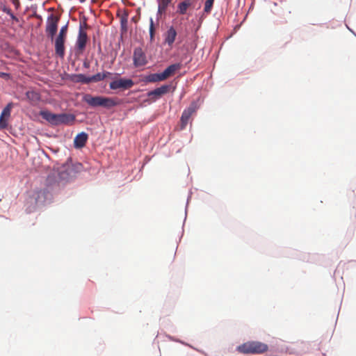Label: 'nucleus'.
I'll list each match as a JSON object with an SVG mask.
<instances>
[{
    "label": "nucleus",
    "mask_w": 356,
    "mask_h": 356,
    "mask_svg": "<svg viewBox=\"0 0 356 356\" xmlns=\"http://www.w3.org/2000/svg\"><path fill=\"white\" fill-rule=\"evenodd\" d=\"M40 115L53 126L72 124L75 120V116L69 113L55 114L48 111H42Z\"/></svg>",
    "instance_id": "obj_1"
},
{
    "label": "nucleus",
    "mask_w": 356,
    "mask_h": 356,
    "mask_svg": "<svg viewBox=\"0 0 356 356\" xmlns=\"http://www.w3.org/2000/svg\"><path fill=\"white\" fill-rule=\"evenodd\" d=\"M83 101L91 106H102L106 108H112L118 104L115 99L102 96L93 97L89 94L84 95Z\"/></svg>",
    "instance_id": "obj_2"
},
{
    "label": "nucleus",
    "mask_w": 356,
    "mask_h": 356,
    "mask_svg": "<svg viewBox=\"0 0 356 356\" xmlns=\"http://www.w3.org/2000/svg\"><path fill=\"white\" fill-rule=\"evenodd\" d=\"M268 350L267 344L256 341H248L237 347V350L243 354H262Z\"/></svg>",
    "instance_id": "obj_3"
},
{
    "label": "nucleus",
    "mask_w": 356,
    "mask_h": 356,
    "mask_svg": "<svg viewBox=\"0 0 356 356\" xmlns=\"http://www.w3.org/2000/svg\"><path fill=\"white\" fill-rule=\"evenodd\" d=\"M180 68L181 65L179 63L170 65L161 73H154L147 75L145 77V81L151 83L164 81L172 76L176 71L179 70Z\"/></svg>",
    "instance_id": "obj_4"
},
{
    "label": "nucleus",
    "mask_w": 356,
    "mask_h": 356,
    "mask_svg": "<svg viewBox=\"0 0 356 356\" xmlns=\"http://www.w3.org/2000/svg\"><path fill=\"white\" fill-rule=\"evenodd\" d=\"M88 28V24L84 23L83 25L81 24L79 29L78 37L76 42V50L79 54H82L85 50L86 44L88 40V35L84 29Z\"/></svg>",
    "instance_id": "obj_5"
},
{
    "label": "nucleus",
    "mask_w": 356,
    "mask_h": 356,
    "mask_svg": "<svg viewBox=\"0 0 356 356\" xmlns=\"http://www.w3.org/2000/svg\"><path fill=\"white\" fill-rule=\"evenodd\" d=\"M60 17L54 14H51L47 19L46 33L53 40L58 30V24Z\"/></svg>",
    "instance_id": "obj_6"
},
{
    "label": "nucleus",
    "mask_w": 356,
    "mask_h": 356,
    "mask_svg": "<svg viewBox=\"0 0 356 356\" xmlns=\"http://www.w3.org/2000/svg\"><path fill=\"white\" fill-rule=\"evenodd\" d=\"M134 85V82L131 79H122L114 80L109 84V88L111 90H128L131 88Z\"/></svg>",
    "instance_id": "obj_7"
},
{
    "label": "nucleus",
    "mask_w": 356,
    "mask_h": 356,
    "mask_svg": "<svg viewBox=\"0 0 356 356\" xmlns=\"http://www.w3.org/2000/svg\"><path fill=\"white\" fill-rule=\"evenodd\" d=\"M196 111V106L195 104H191L186 108L181 117V129H185L188 124L191 115Z\"/></svg>",
    "instance_id": "obj_8"
},
{
    "label": "nucleus",
    "mask_w": 356,
    "mask_h": 356,
    "mask_svg": "<svg viewBox=\"0 0 356 356\" xmlns=\"http://www.w3.org/2000/svg\"><path fill=\"white\" fill-rule=\"evenodd\" d=\"M134 64L136 67H141L147 63L146 56L140 47L136 48L134 51Z\"/></svg>",
    "instance_id": "obj_9"
},
{
    "label": "nucleus",
    "mask_w": 356,
    "mask_h": 356,
    "mask_svg": "<svg viewBox=\"0 0 356 356\" xmlns=\"http://www.w3.org/2000/svg\"><path fill=\"white\" fill-rule=\"evenodd\" d=\"M66 38L56 36L55 38V53L60 58H63L65 56V42Z\"/></svg>",
    "instance_id": "obj_10"
},
{
    "label": "nucleus",
    "mask_w": 356,
    "mask_h": 356,
    "mask_svg": "<svg viewBox=\"0 0 356 356\" xmlns=\"http://www.w3.org/2000/svg\"><path fill=\"white\" fill-rule=\"evenodd\" d=\"M170 86L169 85H163L159 88L154 89V90L149 91L147 93V96L149 98L154 97L155 99L160 98L162 95L168 93L170 90Z\"/></svg>",
    "instance_id": "obj_11"
},
{
    "label": "nucleus",
    "mask_w": 356,
    "mask_h": 356,
    "mask_svg": "<svg viewBox=\"0 0 356 356\" xmlns=\"http://www.w3.org/2000/svg\"><path fill=\"white\" fill-rule=\"evenodd\" d=\"M177 35V33L175 29L173 26H170L164 35L165 42L171 47L175 41Z\"/></svg>",
    "instance_id": "obj_12"
},
{
    "label": "nucleus",
    "mask_w": 356,
    "mask_h": 356,
    "mask_svg": "<svg viewBox=\"0 0 356 356\" xmlns=\"http://www.w3.org/2000/svg\"><path fill=\"white\" fill-rule=\"evenodd\" d=\"M88 136L85 132L76 135L74 140V145L76 148H81L86 145Z\"/></svg>",
    "instance_id": "obj_13"
},
{
    "label": "nucleus",
    "mask_w": 356,
    "mask_h": 356,
    "mask_svg": "<svg viewBox=\"0 0 356 356\" xmlns=\"http://www.w3.org/2000/svg\"><path fill=\"white\" fill-rule=\"evenodd\" d=\"M193 4V0H184L177 5V13L180 15H185L188 8Z\"/></svg>",
    "instance_id": "obj_14"
},
{
    "label": "nucleus",
    "mask_w": 356,
    "mask_h": 356,
    "mask_svg": "<svg viewBox=\"0 0 356 356\" xmlns=\"http://www.w3.org/2000/svg\"><path fill=\"white\" fill-rule=\"evenodd\" d=\"M172 0H157L158 13L161 15L166 12L167 8Z\"/></svg>",
    "instance_id": "obj_15"
},
{
    "label": "nucleus",
    "mask_w": 356,
    "mask_h": 356,
    "mask_svg": "<svg viewBox=\"0 0 356 356\" xmlns=\"http://www.w3.org/2000/svg\"><path fill=\"white\" fill-rule=\"evenodd\" d=\"M111 74L109 72H104L103 73H97L93 76H90V80H92V82H99L104 79L107 78L108 76Z\"/></svg>",
    "instance_id": "obj_16"
},
{
    "label": "nucleus",
    "mask_w": 356,
    "mask_h": 356,
    "mask_svg": "<svg viewBox=\"0 0 356 356\" xmlns=\"http://www.w3.org/2000/svg\"><path fill=\"white\" fill-rule=\"evenodd\" d=\"M26 96L29 101L34 104L37 103L40 99V95L35 91H27Z\"/></svg>",
    "instance_id": "obj_17"
},
{
    "label": "nucleus",
    "mask_w": 356,
    "mask_h": 356,
    "mask_svg": "<svg viewBox=\"0 0 356 356\" xmlns=\"http://www.w3.org/2000/svg\"><path fill=\"white\" fill-rule=\"evenodd\" d=\"M127 22H128V13L124 12L121 16H120V26L121 29L126 32L127 30Z\"/></svg>",
    "instance_id": "obj_18"
},
{
    "label": "nucleus",
    "mask_w": 356,
    "mask_h": 356,
    "mask_svg": "<svg viewBox=\"0 0 356 356\" xmlns=\"http://www.w3.org/2000/svg\"><path fill=\"white\" fill-rule=\"evenodd\" d=\"M149 40L151 42L154 41V36L156 32V26L154 25V21L152 18H150L149 20Z\"/></svg>",
    "instance_id": "obj_19"
},
{
    "label": "nucleus",
    "mask_w": 356,
    "mask_h": 356,
    "mask_svg": "<svg viewBox=\"0 0 356 356\" xmlns=\"http://www.w3.org/2000/svg\"><path fill=\"white\" fill-rule=\"evenodd\" d=\"M12 107H13L12 103L8 104L7 106L3 109L1 116L3 117V118H8L10 115V111H11Z\"/></svg>",
    "instance_id": "obj_20"
},
{
    "label": "nucleus",
    "mask_w": 356,
    "mask_h": 356,
    "mask_svg": "<svg viewBox=\"0 0 356 356\" xmlns=\"http://www.w3.org/2000/svg\"><path fill=\"white\" fill-rule=\"evenodd\" d=\"M77 80L79 82L83 83H89L92 82V80H90V76H87L84 74H79L76 76Z\"/></svg>",
    "instance_id": "obj_21"
},
{
    "label": "nucleus",
    "mask_w": 356,
    "mask_h": 356,
    "mask_svg": "<svg viewBox=\"0 0 356 356\" xmlns=\"http://www.w3.org/2000/svg\"><path fill=\"white\" fill-rule=\"evenodd\" d=\"M214 0H207L204 3V11L209 13L211 11Z\"/></svg>",
    "instance_id": "obj_22"
},
{
    "label": "nucleus",
    "mask_w": 356,
    "mask_h": 356,
    "mask_svg": "<svg viewBox=\"0 0 356 356\" xmlns=\"http://www.w3.org/2000/svg\"><path fill=\"white\" fill-rule=\"evenodd\" d=\"M67 28H68L67 24H65V26H62L60 29L58 36L67 38Z\"/></svg>",
    "instance_id": "obj_23"
},
{
    "label": "nucleus",
    "mask_w": 356,
    "mask_h": 356,
    "mask_svg": "<svg viewBox=\"0 0 356 356\" xmlns=\"http://www.w3.org/2000/svg\"><path fill=\"white\" fill-rule=\"evenodd\" d=\"M46 190H40L38 192V197L36 202L43 201L45 199Z\"/></svg>",
    "instance_id": "obj_24"
},
{
    "label": "nucleus",
    "mask_w": 356,
    "mask_h": 356,
    "mask_svg": "<svg viewBox=\"0 0 356 356\" xmlns=\"http://www.w3.org/2000/svg\"><path fill=\"white\" fill-rule=\"evenodd\" d=\"M7 127V120L5 118L0 115V129H3Z\"/></svg>",
    "instance_id": "obj_25"
},
{
    "label": "nucleus",
    "mask_w": 356,
    "mask_h": 356,
    "mask_svg": "<svg viewBox=\"0 0 356 356\" xmlns=\"http://www.w3.org/2000/svg\"><path fill=\"white\" fill-rule=\"evenodd\" d=\"M12 3L17 10L19 8V7H20L19 0H12Z\"/></svg>",
    "instance_id": "obj_26"
},
{
    "label": "nucleus",
    "mask_w": 356,
    "mask_h": 356,
    "mask_svg": "<svg viewBox=\"0 0 356 356\" xmlns=\"http://www.w3.org/2000/svg\"><path fill=\"white\" fill-rule=\"evenodd\" d=\"M2 10H3L4 13H6V14H8V15H11V13H12L11 10H10L9 8L6 7V6H3V7L2 8Z\"/></svg>",
    "instance_id": "obj_27"
},
{
    "label": "nucleus",
    "mask_w": 356,
    "mask_h": 356,
    "mask_svg": "<svg viewBox=\"0 0 356 356\" xmlns=\"http://www.w3.org/2000/svg\"><path fill=\"white\" fill-rule=\"evenodd\" d=\"M0 77L6 79H8L10 78V74L8 73L0 72Z\"/></svg>",
    "instance_id": "obj_28"
},
{
    "label": "nucleus",
    "mask_w": 356,
    "mask_h": 356,
    "mask_svg": "<svg viewBox=\"0 0 356 356\" xmlns=\"http://www.w3.org/2000/svg\"><path fill=\"white\" fill-rule=\"evenodd\" d=\"M9 15L13 20H15L17 22L19 21L18 18L13 13H11V15Z\"/></svg>",
    "instance_id": "obj_29"
},
{
    "label": "nucleus",
    "mask_w": 356,
    "mask_h": 356,
    "mask_svg": "<svg viewBox=\"0 0 356 356\" xmlns=\"http://www.w3.org/2000/svg\"><path fill=\"white\" fill-rule=\"evenodd\" d=\"M34 17H35V18H37L38 19H40V21H42V17H41L40 15L35 14V15H34Z\"/></svg>",
    "instance_id": "obj_30"
}]
</instances>
